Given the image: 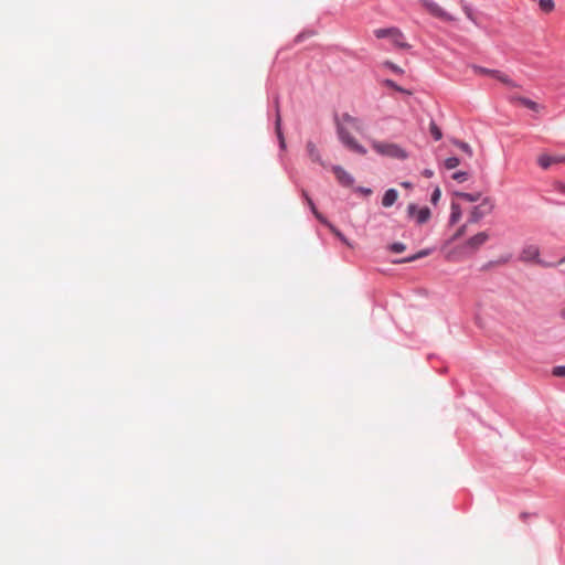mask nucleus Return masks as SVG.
<instances>
[{
	"instance_id": "nucleus-1",
	"label": "nucleus",
	"mask_w": 565,
	"mask_h": 565,
	"mask_svg": "<svg viewBox=\"0 0 565 565\" xmlns=\"http://www.w3.org/2000/svg\"><path fill=\"white\" fill-rule=\"evenodd\" d=\"M337 134L340 141L351 151L365 154L366 149L361 146L352 136V132H362L363 125L361 120L349 114H342L335 117Z\"/></svg>"
},
{
	"instance_id": "nucleus-2",
	"label": "nucleus",
	"mask_w": 565,
	"mask_h": 565,
	"mask_svg": "<svg viewBox=\"0 0 565 565\" xmlns=\"http://www.w3.org/2000/svg\"><path fill=\"white\" fill-rule=\"evenodd\" d=\"M483 188H480L479 190L472 192L461 191V202L466 201L472 203L480 201L479 204L473 205L468 210V223H477L484 216L492 213L494 209V203L491 198L483 196Z\"/></svg>"
},
{
	"instance_id": "nucleus-3",
	"label": "nucleus",
	"mask_w": 565,
	"mask_h": 565,
	"mask_svg": "<svg viewBox=\"0 0 565 565\" xmlns=\"http://www.w3.org/2000/svg\"><path fill=\"white\" fill-rule=\"evenodd\" d=\"M372 148L382 156H386L394 159H406V151L396 143L373 141Z\"/></svg>"
},
{
	"instance_id": "nucleus-4",
	"label": "nucleus",
	"mask_w": 565,
	"mask_h": 565,
	"mask_svg": "<svg viewBox=\"0 0 565 565\" xmlns=\"http://www.w3.org/2000/svg\"><path fill=\"white\" fill-rule=\"evenodd\" d=\"M519 259L523 263H535L544 267L548 266H555L563 262H565V257L559 259L557 263H545L544 260L540 259V248L536 245H526L522 248L521 254L519 256Z\"/></svg>"
},
{
	"instance_id": "nucleus-5",
	"label": "nucleus",
	"mask_w": 565,
	"mask_h": 565,
	"mask_svg": "<svg viewBox=\"0 0 565 565\" xmlns=\"http://www.w3.org/2000/svg\"><path fill=\"white\" fill-rule=\"evenodd\" d=\"M374 35L377 39L387 38L392 44L397 49H407L408 44L405 42L403 33L396 28L376 29Z\"/></svg>"
},
{
	"instance_id": "nucleus-6",
	"label": "nucleus",
	"mask_w": 565,
	"mask_h": 565,
	"mask_svg": "<svg viewBox=\"0 0 565 565\" xmlns=\"http://www.w3.org/2000/svg\"><path fill=\"white\" fill-rule=\"evenodd\" d=\"M475 72L476 75L479 76H490L504 85L511 86V87H518V85L503 72L499 70H491L482 66H478L476 64L469 65Z\"/></svg>"
},
{
	"instance_id": "nucleus-7",
	"label": "nucleus",
	"mask_w": 565,
	"mask_h": 565,
	"mask_svg": "<svg viewBox=\"0 0 565 565\" xmlns=\"http://www.w3.org/2000/svg\"><path fill=\"white\" fill-rule=\"evenodd\" d=\"M488 239L489 235L487 232H479L461 244V253L472 254L478 250L480 246H482Z\"/></svg>"
},
{
	"instance_id": "nucleus-8",
	"label": "nucleus",
	"mask_w": 565,
	"mask_h": 565,
	"mask_svg": "<svg viewBox=\"0 0 565 565\" xmlns=\"http://www.w3.org/2000/svg\"><path fill=\"white\" fill-rule=\"evenodd\" d=\"M303 196L306 198V201L308 202V205L310 206V209H311L312 213L315 214V216L320 222H322L323 224L328 225L330 227V230L332 231V233L337 237H339L343 243H345L347 245H350L349 242L347 241V238L343 236V234L340 231H338L333 225L328 223L327 220L318 212V210L316 209L315 203L312 202V200L308 196V194L306 192H303Z\"/></svg>"
},
{
	"instance_id": "nucleus-9",
	"label": "nucleus",
	"mask_w": 565,
	"mask_h": 565,
	"mask_svg": "<svg viewBox=\"0 0 565 565\" xmlns=\"http://www.w3.org/2000/svg\"><path fill=\"white\" fill-rule=\"evenodd\" d=\"M423 6L430 14L435 15L436 18H439L444 21L451 20L450 15L443 8H440L436 2L430 1V0H424Z\"/></svg>"
},
{
	"instance_id": "nucleus-10",
	"label": "nucleus",
	"mask_w": 565,
	"mask_h": 565,
	"mask_svg": "<svg viewBox=\"0 0 565 565\" xmlns=\"http://www.w3.org/2000/svg\"><path fill=\"white\" fill-rule=\"evenodd\" d=\"M332 171L341 185L351 186L354 183L353 177L349 172H347L342 167L334 166L332 167Z\"/></svg>"
},
{
	"instance_id": "nucleus-11",
	"label": "nucleus",
	"mask_w": 565,
	"mask_h": 565,
	"mask_svg": "<svg viewBox=\"0 0 565 565\" xmlns=\"http://www.w3.org/2000/svg\"><path fill=\"white\" fill-rule=\"evenodd\" d=\"M407 210L409 216H415L418 224L427 222L430 217V211L428 207L417 210L415 204H409Z\"/></svg>"
},
{
	"instance_id": "nucleus-12",
	"label": "nucleus",
	"mask_w": 565,
	"mask_h": 565,
	"mask_svg": "<svg viewBox=\"0 0 565 565\" xmlns=\"http://www.w3.org/2000/svg\"><path fill=\"white\" fill-rule=\"evenodd\" d=\"M509 100L512 104H520V105L529 108L530 110L536 111V113L540 111V109L542 108L536 102H534L527 97H523V96H519V95L510 96Z\"/></svg>"
},
{
	"instance_id": "nucleus-13",
	"label": "nucleus",
	"mask_w": 565,
	"mask_h": 565,
	"mask_svg": "<svg viewBox=\"0 0 565 565\" xmlns=\"http://www.w3.org/2000/svg\"><path fill=\"white\" fill-rule=\"evenodd\" d=\"M457 235H458V232L454 233L452 238L443 248L445 257L448 260H452V262L457 260V252H456L457 245H456V241H455Z\"/></svg>"
},
{
	"instance_id": "nucleus-14",
	"label": "nucleus",
	"mask_w": 565,
	"mask_h": 565,
	"mask_svg": "<svg viewBox=\"0 0 565 565\" xmlns=\"http://www.w3.org/2000/svg\"><path fill=\"white\" fill-rule=\"evenodd\" d=\"M306 148H307L309 158L313 162L324 166V162L321 159L320 152H319L317 146L312 141H308Z\"/></svg>"
},
{
	"instance_id": "nucleus-15",
	"label": "nucleus",
	"mask_w": 565,
	"mask_h": 565,
	"mask_svg": "<svg viewBox=\"0 0 565 565\" xmlns=\"http://www.w3.org/2000/svg\"><path fill=\"white\" fill-rule=\"evenodd\" d=\"M398 199V192L395 189H388L382 199V205L384 207L392 206Z\"/></svg>"
},
{
	"instance_id": "nucleus-16",
	"label": "nucleus",
	"mask_w": 565,
	"mask_h": 565,
	"mask_svg": "<svg viewBox=\"0 0 565 565\" xmlns=\"http://www.w3.org/2000/svg\"><path fill=\"white\" fill-rule=\"evenodd\" d=\"M537 163L542 169H548L551 166L554 164L553 156L552 154H541L537 158Z\"/></svg>"
},
{
	"instance_id": "nucleus-17",
	"label": "nucleus",
	"mask_w": 565,
	"mask_h": 565,
	"mask_svg": "<svg viewBox=\"0 0 565 565\" xmlns=\"http://www.w3.org/2000/svg\"><path fill=\"white\" fill-rule=\"evenodd\" d=\"M540 10L544 13H551L555 9L553 0H539Z\"/></svg>"
},
{
	"instance_id": "nucleus-18",
	"label": "nucleus",
	"mask_w": 565,
	"mask_h": 565,
	"mask_svg": "<svg viewBox=\"0 0 565 565\" xmlns=\"http://www.w3.org/2000/svg\"><path fill=\"white\" fill-rule=\"evenodd\" d=\"M280 124H281V118H280L279 113H277V117H276V134H277V137L279 139L280 147L284 149L286 147V142H285V138H284L282 131H281V128H280Z\"/></svg>"
},
{
	"instance_id": "nucleus-19",
	"label": "nucleus",
	"mask_w": 565,
	"mask_h": 565,
	"mask_svg": "<svg viewBox=\"0 0 565 565\" xmlns=\"http://www.w3.org/2000/svg\"><path fill=\"white\" fill-rule=\"evenodd\" d=\"M429 254H430L429 249H423L413 256H409V257L398 260L397 263H411V262L417 260L419 258L426 257Z\"/></svg>"
},
{
	"instance_id": "nucleus-20",
	"label": "nucleus",
	"mask_w": 565,
	"mask_h": 565,
	"mask_svg": "<svg viewBox=\"0 0 565 565\" xmlns=\"http://www.w3.org/2000/svg\"><path fill=\"white\" fill-rule=\"evenodd\" d=\"M383 66L390 68L391 71H393L396 74H402L403 73V70L398 65H396V64H394V63H392L390 61H385L383 63Z\"/></svg>"
},
{
	"instance_id": "nucleus-21",
	"label": "nucleus",
	"mask_w": 565,
	"mask_h": 565,
	"mask_svg": "<svg viewBox=\"0 0 565 565\" xmlns=\"http://www.w3.org/2000/svg\"><path fill=\"white\" fill-rule=\"evenodd\" d=\"M430 134L435 140H439L441 138V131L434 122L430 124Z\"/></svg>"
},
{
	"instance_id": "nucleus-22",
	"label": "nucleus",
	"mask_w": 565,
	"mask_h": 565,
	"mask_svg": "<svg viewBox=\"0 0 565 565\" xmlns=\"http://www.w3.org/2000/svg\"><path fill=\"white\" fill-rule=\"evenodd\" d=\"M458 164H459V160L457 158H455V157L448 158L445 161V167L447 169H455Z\"/></svg>"
},
{
	"instance_id": "nucleus-23",
	"label": "nucleus",
	"mask_w": 565,
	"mask_h": 565,
	"mask_svg": "<svg viewBox=\"0 0 565 565\" xmlns=\"http://www.w3.org/2000/svg\"><path fill=\"white\" fill-rule=\"evenodd\" d=\"M390 249L394 253H402L406 249V245L403 243H394L390 246Z\"/></svg>"
},
{
	"instance_id": "nucleus-24",
	"label": "nucleus",
	"mask_w": 565,
	"mask_h": 565,
	"mask_svg": "<svg viewBox=\"0 0 565 565\" xmlns=\"http://www.w3.org/2000/svg\"><path fill=\"white\" fill-rule=\"evenodd\" d=\"M463 12L467 15L468 19H470L472 22L477 23V17L473 12V10L470 7L465 6Z\"/></svg>"
},
{
	"instance_id": "nucleus-25",
	"label": "nucleus",
	"mask_w": 565,
	"mask_h": 565,
	"mask_svg": "<svg viewBox=\"0 0 565 565\" xmlns=\"http://www.w3.org/2000/svg\"><path fill=\"white\" fill-rule=\"evenodd\" d=\"M512 259V254H507L500 256L498 259H495V263L499 265H505Z\"/></svg>"
},
{
	"instance_id": "nucleus-26",
	"label": "nucleus",
	"mask_w": 565,
	"mask_h": 565,
	"mask_svg": "<svg viewBox=\"0 0 565 565\" xmlns=\"http://www.w3.org/2000/svg\"><path fill=\"white\" fill-rule=\"evenodd\" d=\"M554 376H565V365L555 366L552 371Z\"/></svg>"
},
{
	"instance_id": "nucleus-27",
	"label": "nucleus",
	"mask_w": 565,
	"mask_h": 565,
	"mask_svg": "<svg viewBox=\"0 0 565 565\" xmlns=\"http://www.w3.org/2000/svg\"><path fill=\"white\" fill-rule=\"evenodd\" d=\"M553 188L556 192L561 193V194H564L565 195V183L561 182V181H556L554 184H553Z\"/></svg>"
},
{
	"instance_id": "nucleus-28",
	"label": "nucleus",
	"mask_w": 565,
	"mask_h": 565,
	"mask_svg": "<svg viewBox=\"0 0 565 565\" xmlns=\"http://www.w3.org/2000/svg\"><path fill=\"white\" fill-rule=\"evenodd\" d=\"M461 153H466L469 157H471V154H472V151H471L469 145L463 141H461Z\"/></svg>"
},
{
	"instance_id": "nucleus-29",
	"label": "nucleus",
	"mask_w": 565,
	"mask_h": 565,
	"mask_svg": "<svg viewBox=\"0 0 565 565\" xmlns=\"http://www.w3.org/2000/svg\"><path fill=\"white\" fill-rule=\"evenodd\" d=\"M554 164L565 163V154H552Z\"/></svg>"
},
{
	"instance_id": "nucleus-30",
	"label": "nucleus",
	"mask_w": 565,
	"mask_h": 565,
	"mask_svg": "<svg viewBox=\"0 0 565 565\" xmlns=\"http://www.w3.org/2000/svg\"><path fill=\"white\" fill-rule=\"evenodd\" d=\"M440 194H441V193H440V190H439L438 188H436V189H435V191L433 192V195H431V202H433L434 204H436V203H437V201H438V200H439V198H440Z\"/></svg>"
},
{
	"instance_id": "nucleus-31",
	"label": "nucleus",
	"mask_w": 565,
	"mask_h": 565,
	"mask_svg": "<svg viewBox=\"0 0 565 565\" xmlns=\"http://www.w3.org/2000/svg\"><path fill=\"white\" fill-rule=\"evenodd\" d=\"M470 177H471L470 171L461 170V183L468 181Z\"/></svg>"
},
{
	"instance_id": "nucleus-32",
	"label": "nucleus",
	"mask_w": 565,
	"mask_h": 565,
	"mask_svg": "<svg viewBox=\"0 0 565 565\" xmlns=\"http://www.w3.org/2000/svg\"><path fill=\"white\" fill-rule=\"evenodd\" d=\"M355 191H356V192H360V193H361V194H363V195H370V194L372 193V190H371V189H369V188H362V186L356 188V190H355Z\"/></svg>"
},
{
	"instance_id": "nucleus-33",
	"label": "nucleus",
	"mask_w": 565,
	"mask_h": 565,
	"mask_svg": "<svg viewBox=\"0 0 565 565\" xmlns=\"http://www.w3.org/2000/svg\"><path fill=\"white\" fill-rule=\"evenodd\" d=\"M384 84H385L386 86H388V87H392V88L396 89V90H401V88L396 85V83H394V82H393V81H391V79H385V81H384Z\"/></svg>"
},
{
	"instance_id": "nucleus-34",
	"label": "nucleus",
	"mask_w": 565,
	"mask_h": 565,
	"mask_svg": "<svg viewBox=\"0 0 565 565\" xmlns=\"http://www.w3.org/2000/svg\"><path fill=\"white\" fill-rule=\"evenodd\" d=\"M494 266H498V264L495 263V260H490V262H488L487 264H484V265L481 267V269H482V270H487V269H490V268H492V267H494Z\"/></svg>"
},
{
	"instance_id": "nucleus-35",
	"label": "nucleus",
	"mask_w": 565,
	"mask_h": 565,
	"mask_svg": "<svg viewBox=\"0 0 565 565\" xmlns=\"http://www.w3.org/2000/svg\"><path fill=\"white\" fill-rule=\"evenodd\" d=\"M458 216V212H457V206L456 204L452 202V212H451V222H455L456 218Z\"/></svg>"
},
{
	"instance_id": "nucleus-36",
	"label": "nucleus",
	"mask_w": 565,
	"mask_h": 565,
	"mask_svg": "<svg viewBox=\"0 0 565 565\" xmlns=\"http://www.w3.org/2000/svg\"><path fill=\"white\" fill-rule=\"evenodd\" d=\"M423 175H424L425 178H431V177L434 175V171H433V170H430V169H425V170L423 171Z\"/></svg>"
},
{
	"instance_id": "nucleus-37",
	"label": "nucleus",
	"mask_w": 565,
	"mask_h": 565,
	"mask_svg": "<svg viewBox=\"0 0 565 565\" xmlns=\"http://www.w3.org/2000/svg\"><path fill=\"white\" fill-rule=\"evenodd\" d=\"M530 516H531V514H530V513H527V512H521V513H520V519H521L523 522H526V521H527V519H529Z\"/></svg>"
},
{
	"instance_id": "nucleus-38",
	"label": "nucleus",
	"mask_w": 565,
	"mask_h": 565,
	"mask_svg": "<svg viewBox=\"0 0 565 565\" xmlns=\"http://www.w3.org/2000/svg\"><path fill=\"white\" fill-rule=\"evenodd\" d=\"M401 185H402V186H404V188H406V189L412 188V183H409V182H407V181L402 182V183H401Z\"/></svg>"
},
{
	"instance_id": "nucleus-39",
	"label": "nucleus",
	"mask_w": 565,
	"mask_h": 565,
	"mask_svg": "<svg viewBox=\"0 0 565 565\" xmlns=\"http://www.w3.org/2000/svg\"><path fill=\"white\" fill-rule=\"evenodd\" d=\"M452 179L457 180L459 179V172H454L452 175H451Z\"/></svg>"
},
{
	"instance_id": "nucleus-40",
	"label": "nucleus",
	"mask_w": 565,
	"mask_h": 565,
	"mask_svg": "<svg viewBox=\"0 0 565 565\" xmlns=\"http://www.w3.org/2000/svg\"><path fill=\"white\" fill-rule=\"evenodd\" d=\"M561 317H562L563 319H565V307H564V308L562 309V311H561Z\"/></svg>"
},
{
	"instance_id": "nucleus-41",
	"label": "nucleus",
	"mask_w": 565,
	"mask_h": 565,
	"mask_svg": "<svg viewBox=\"0 0 565 565\" xmlns=\"http://www.w3.org/2000/svg\"><path fill=\"white\" fill-rule=\"evenodd\" d=\"M465 225H461V230H460V233H461V236L465 234Z\"/></svg>"
}]
</instances>
